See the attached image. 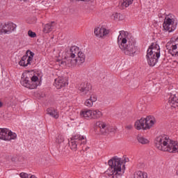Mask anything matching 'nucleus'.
I'll list each match as a JSON object with an SVG mask.
<instances>
[{"label":"nucleus","mask_w":178,"mask_h":178,"mask_svg":"<svg viewBox=\"0 0 178 178\" xmlns=\"http://www.w3.org/2000/svg\"><path fill=\"white\" fill-rule=\"evenodd\" d=\"M108 169L106 170L108 176H111L112 178H122L124 170H126L125 159H122L118 156L112 157L108 162Z\"/></svg>","instance_id":"nucleus-1"},{"label":"nucleus","mask_w":178,"mask_h":178,"mask_svg":"<svg viewBox=\"0 0 178 178\" xmlns=\"http://www.w3.org/2000/svg\"><path fill=\"white\" fill-rule=\"evenodd\" d=\"M119 47L123 51L125 55L133 56L136 54V43L134 40L129 38V33L124 31H120L118 38Z\"/></svg>","instance_id":"nucleus-2"},{"label":"nucleus","mask_w":178,"mask_h":178,"mask_svg":"<svg viewBox=\"0 0 178 178\" xmlns=\"http://www.w3.org/2000/svg\"><path fill=\"white\" fill-rule=\"evenodd\" d=\"M156 148L159 151L178 152V142L172 140L168 135H160L154 140Z\"/></svg>","instance_id":"nucleus-3"},{"label":"nucleus","mask_w":178,"mask_h":178,"mask_svg":"<svg viewBox=\"0 0 178 178\" xmlns=\"http://www.w3.org/2000/svg\"><path fill=\"white\" fill-rule=\"evenodd\" d=\"M80 51V49L77 46L71 47L70 49L65 52V56L61 60H57L56 62L61 67H72V66H76L77 65V60L76 56Z\"/></svg>","instance_id":"nucleus-4"},{"label":"nucleus","mask_w":178,"mask_h":178,"mask_svg":"<svg viewBox=\"0 0 178 178\" xmlns=\"http://www.w3.org/2000/svg\"><path fill=\"white\" fill-rule=\"evenodd\" d=\"M25 78H22L21 84L26 88L30 90H34L37 88L38 86H40V79L36 75L30 76V74H26Z\"/></svg>","instance_id":"nucleus-5"},{"label":"nucleus","mask_w":178,"mask_h":178,"mask_svg":"<svg viewBox=\"0 0 178 178\" xmlns=\"http://www.w3.org/2000/svg\"><path fill=\"white\" fill-rule=\"evenodd\" d=\"M86 144H87V139L86 137L79 134H75L71 138L70 147L72 151H77V147L86 145Z\"/></svg>","instance_id":"nucleus-6"},{"label":"nucleus","mask_w":178,"mask_h":178,"mask_svg":"<svg viewBox=\"0 0 178 178\" xmlns=\"http://www.w3.org/2000/svg\"><path fill=\"white\" fill-rule=\"evenodd\" d=\"M163 29L168 33H172L176 30L177 27V22H176V17L174 15H168L164 19L163 24Z\"/></svg>","instance_id":"nucleus-7"},{"label":"nucleus","mask_w":178,"mask_h":178,"mask_svg":"<svg viewBox=\"0 0 178 178\" xmlns=\"http://www.w3.org/2000/svg\"><path fill=\"white\" fill-rule=\"evenodd\" d=\"M16 138H17V134L16 133L9 130V129L0 128V140L10 141L12 140H16Z\"/></svg>","instance_id":"nucleus-8"},{"label":"nucleus","mask_w":178,"mask_h":178,"mask_svg":"<svg viewBox=\"0 0 178 178\" xmlns=\"http://www.w3.org/2000/svg\"><path fill=\"white\" fill-rule=\"evenodd\" d=\"M161 58V51L149 52L147 51L146 58L149 66H155L158 63V60Z\"/></svg>","instance_id":"nucleus-9"},{"label":"nucleus","mask_w":178,"mask_h":178,"mask_svg":"<svg viewBox=\"0 0 178 178\" xmlns=\"http://www.w3.org/2000/svg\"><path fill=\"white\" fill-rule=\"evenodd\" d=\"M96 126L99 130V134H102L103 136L108 134L109 132L112 133V131H115V128L109 127L106 123L104 122V121L97 122Z\"/></svg>","instance_id":"nucleus-10"},{"label":"nucleus","mask_w":178,"mask_h":178,"mask_svg":"<svg viewBox=\"0 0 178 178\" xmlns=\"http://www.w3.org/2000/svg\"><path fill=\"white\" fill-rule=\"evenodd\" d=\"M165 47L168 51V54H170L172 56H178V38L174 41L167 42Z\"/></svg>","instance_id":"nucleus-11"},{"label":"nucleus","mask_w":178,"mask_h":178,"mask_svg":"<svg viewBox=\"0 0 178 178\" xmlns=\"http://www.w3.org/2000/svg\"><path fill=\"white\" fill-rule=\"evenodd\" d=\"M26 54L24 56H22L21 60L19 62V65L20 66H24L26 67V66H29V65H31V61L33 60L34 58V53L31 51H27Z\"/></svg>","instance_id":"nucleus-12"},{"label":"nucleus","mask_w":178,"mask_h":178,"mask_svg":"<svg viewBox=\"0 0 178 178\" xmlns=\"http://www.w3.org/2000/svg\"><path fill=\"white\" fill-rule=\"evenodd\" d=\"M78 90L80 91L81 95H87L91 92L92 86H91V83L86 81L82 82L80 85L78 86Z\"/></svg>","instance_id":"nucleus-13"},{"label":"nucleus","mask_w":178,"mask_h":178,"mask_svg":"<svg viewBox=\"0 0 178 178\" xmlns=\"http://www.w3.org/2000/svg\"><path fill=\"white\" fill-rule=\"evenodd\" d=\"M94 34L98 38H104V37L108 35L109 34V30H107L104 27H97L95 28L94 30Z\"/></svg>","instance_id":"nucleus-14"},{"label":"nucleus","mask_w":178,"mask_h":178,"mask_svg":"<svg viewBox=\"0 0 178 178\" xmlns=\"http://www.w3.org/2000/svg\"><path fill=\"white\" fill-rule=\"evenodd\" d=\"M54 86L57 90H60L63 87H66V86H67V81L65 78L59 76L55 79Z\"/></svg>","instance_id":"nucleus-15"},{"label":"nucleus","mask_w":178,"mask_h":178,"mask_svg":"<svg viewBox=\"0 0 178 178\" xmlns=\"http://www.w3.org/2000/svg\"><path fill=\"white\" fill-rule=\"evenodd\" d=\"M145 120V130L151 129L154 124L156 123V120L153 116H147L144 118Z\"/></svg>","instance_id":"nucleus-16"},{"label":"nucleus","mask_w":178,"mask_h":178,"mask_svg":"<svg viewBox=\"0 0 178 178\" xmlns=\"http://www.w3.org/2000/svg\"><path fill=\"white\" fill-rule=\"evenodd\" d=\"M97 99L98 97L95 95L92 94L90 95V97L85 101L84 105L88 108H92L94 106V102H97Z\"/></svg>","instance_id":"nucleus-17"},{"label":"nucleus","mask_w":178,"mask_h":178,"mask_svg":"<svg viewBox=\"0 0 178 178\" xmlns=\"http://www.w3.org/2000/svg\"><path fill=\"white\" fill-rule=\"evenodd\" d=\"M16 27H17L16 24L12 22L6 24H4V33L6 34H10V33H12V31H15L16 30Z\"/></svg>","instance_id":"nucleus-18"},{"label":"nucleus","mask_w":178,"mask_h":178,"mask_svg":"<svg viewBox=\"0 0 178 178\" xmlns=\"http://www.w3.org/2000/svg\"><path fill=\"white\" fill-rule=\"evenodd\" d=\"M168 103L172 108L178 106V95H172L168 100Z\"/></svg>","instance_id":"nucleus-19"},{"label":"nucleus","mask_w":178,"mask_h":178,"mask_svg":"<svg viewBox=\"0 0 178 178\" xmlns=\"http://www.w3.org/2000/svg\"><path fill=\"white\" fill-rule=\"evenodd\" d=\"M47 114L54 118V119H59V112L54 108H49L47 109Z\"/></svg>","instance_id":"nucleus-20"},{"label":"nucleus","mask_w":178,"mask_h":178,"mask_svg":"<svg viewBox=\"0 0 178 178\" xmlns=\"http://www.w3.org/2000/svg\"><path fill=\"white\" fill-rule=\"evenodd\" d=\"M77 57H75V60H76V65H81V63H84L86 60V56L84 55V53L80 51H78V54H76Z\"/></svg>","instance_id":"nucleus-21"},{"label":"nucleus","mask_w":178,"mask_h":178,"mask_svg":"<svg viewBox=\"0 0 178 178\" xmlns=\"http://www.w3.org/2000/svg\"><path fill=\"white\" fill-rule=\"evenodd\" d=\"M135 128L137 130H141V129H143V130H145V122L144 120V118H141L139 120H137L135 122Z\"/></svg>","instance_id":"nucleus-22"},{"label":"nucleus","mask_w":178,"mask_h":178,"mask_svg":"<svg viewBox=\"0 0 178 178\" xmlns=\"http://www.w3.org/2000/svg\"><path fill=\"white\" fill-rule=\"evenodd\" d=\"M147 52H161V48L159 47V45L156 44V42H153L149 47Z\"/></svg>","instance_id":"nucleus-23"},{"label":"nucleus","mask_w":178,"mask_h":178,"mask_svg":"<svg viewBox=\"0 0 178 178\" xmlns=\"http://www.w3.org/2000/svg\"><path fill=\"white\" fill-rule=\"evenodd\" d=\"M111 20H114L115 22H118L119 20H124L125 17L124 15L118 13H113L111 15Z\"/></svg>","instance_id":"nucleus-24"},{"label":"nucleus","mask_w":178,"mask_h":178,"mask_svg":"<svg viewBox=\"0 0 178 178\" xmlns=\"http://www.w3.org/2000/svg\"><path fill=\"white\" fill-rule=\"evenodd\" d=\"M81 116L85 119H92V110L88 109L81 111Z\"/></svg>","instance_id":"nucleus-25"},{"label":"nucleus","mask_w":178,"mask_h":178,"mask_svg":"<svg viewBox=\"0 0 178 178\" xmlns=\"http://www.w3.org/2000/svg\"><path fill=\"white\" fill-rule=\"evenodd\" d=\"M104 114L99 109L92 110V119H101Z\"/></svg>","instance_id":"nucleus-26"},{"label":"nucleus","mask_w":178,"mask_h":178,"mask_svg":"<svg viewBox=\"0 0 178 178\" xmlns=\"http://www.w3.org/2000/svg\"><path fill=\"white\" fill-rule=\"evenodd\" d=\"M54 27H55V22H51L44 25L43 29L44 33H51L52 30H54Z\"/></svg>","instance_id":"nucleus-27"},{"label":"nucleus","mask_w":178,"mask_h":178,"mask_svg":"<svg viewBox=\"0 0 178 178\" xmlns=\"http://www.w3.org/2000/svg\"><path fill=\"white\" fill-rule=\"evenodd\" d=\"M134 0H121L120 1V6L124 9V8H129V5H131Z\"/></svg>","instance_id":"nucleus-28"},{"label":"nucleus","mask_w":178,"mask_h":178,"mask_svg":"<svg viewBox=\"0 0 178 178\" xmlns=\"http://www.w3.org/2000/svg\"><path fill=\"white\" fill-rule=\"evenodd\" d=\"M134 178H148V174L144 171H136L134 174Z\"/></svg>","instance_id":"nucleus-29"},{"label":"nucleus","mask_w":178,"mask_h":178,"mask_svg":"<svg viewBox=\"0 0 178 178\" xmlns=\"http://www.w3.org/2000/svg\"><path fill=\"white\" fill-rule=\"evenodd\" d=\"M137 140L138 143H140V144H148V143H149V140L148 139L140 135L137 136Z\"/></svg>","instance_id":"nucleus-30"},{"label":"nucleus","mask_w":178,"mask_h":178,"mask_svg":"<svg viewBox=\"0 0 178 178\" xmlns=\"http://www.w3.org/2000/svg\"><path fill=\"white\" fill-rule=\"evenodd\" d=\"M28 35H29L31 38H35V37H37V34L35 33V32H33L32 31H28Z\"/></svg>","instance_id":"nucleus-31"},{"label":"nucleus","mask_w":178,"mask_h":178,"mask_svg":"<svg viewBox=\"0 0 178 178\" xmlns=\"http://www.w3.org/2000/svg\"><path fill=\"white\" fill-rule=\"evenodd\" d=\"M63 141H64L63 137H62V136H58L56 139V143H58V144H60V143H63Z\"/></svg>","instance_id":"nucleus-32"},{"label":"nucleus","mask_w":178,"mask_h":178,"mask_svg":"<svg viewBox=\"0 0 178 178\" xmlns=\"http://www.w3.org/2000/svg\"><path fill=\"white\" fill-rule=\"evenodd\" d=\"M21 178H29V177L30 176V175L25 173V172H21L19 175Z\"/></svg>","instance_id":"nucleus-33"},{"label":"nucleus","mask_w":178,"mask_h":178,"mask_svg":"<svg viewBox=\"0 0 178 178\" xmlns=\"http://www.w3.org/2000/svg\"><path fill=\"white\" fill-rule=\"evenodd\" d=\"M0 33H5V25L0 24Z\"/></svg>","instance_id":"nucleus-34"},{"label":"nucleus","mask_w":178,"mask_h":178,"mask_svg":"<svg viewBox=\"0 0 178 178\" xmlns=\"http://www.w3.org/2000/svg\"><path fill=\"white\" fill-rule=\"evenodd\" d=\"M125 129H127V130H131L133 129V125L128 124L125 127Z\"/></svg>","instance_id":"nucleus-35"},{"label":"nucleus","mask_w":178,"mask_h":178,"mask_svg":"<svg viewBox=\"0 0 178 178\" xmlns=\"http://www.w3.org/2000/svg\"><path fill=\"white\" fill-rule=\"evenodd\" d=\"M28 178H37V177H35V175H29V177H28Z\"/></svg>","instance_id":"nucleus-36"},{"label":"nucleus","mask_w":178,"mask_h":178,"mask_svg":"<svg viewBox=\"0 0 178 178\" xmlns=\"http://www.w3.org/2000/svg\"><path fill=\"white\" fill-rule=\"evenodd\" d=\"M76 1H83V2H88L90 0H76Z\"/></svg>","instance_id":"nucleus-37"},{"label":"nucleus","mask_w":178,"mask_h":178,"mask_svg":"<svg viewBox=\"0 0 178 178\" xmlns=\"http://www.w3.org/2000/svg\"><path fill=\"white\" fill-rule=\"evenodd\" d=\"M3 104L1 103V102H0V108H2Z\"/></svg>","instance_id":"nucleus-38"}]
</instances>
